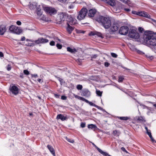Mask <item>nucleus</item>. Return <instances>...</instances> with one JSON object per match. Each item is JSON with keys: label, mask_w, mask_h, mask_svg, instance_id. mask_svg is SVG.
Here are the masks:
<instances>
[{"label": "nucleus", "mask_w": 156, "mask_h": 156, "mask_svg": "<svg viewBox=\"0 0 156 156\" xmlns=\"http://www.w3.org/2000/svg\"><path fill=\"white\" fill-rule=\"evenodd\" d=\"M23 73L26 75H28L29 74V72L27 70H23Z\"/></svg>", "instance_id": "37"}, {"label": "nucleus", "mask_w": 156, "mask_h": 156, "mask_svg": "<svg viewBox=\"0 0 156 156\" xmlns=\"http://www.w3.org/2000/svg\"><path fill=\"white\" fill-rule=\"evenodd\" d=\"M9 90L14 95H16L19 93V89L18 88L15 86H12L10 87Z\"/></svg>", "instance_id": "9"}, {"label": "nucleus", "mask_w": 156, "mask_h": 156, "mask_svg": "<svg viewBox=\"0 0 156 156\" xmlns=\"http://www.w3.org/2000/svg\"><path fill=\"white\" fill-rule=\"evenodd\" d=\"M90 92L87 89L84 90H83L82 94L83 96L88 97L90 95Z\"/></svg>", "instance_id": "16"}, {"label": "nucleus", "mask_w": 156, "mask_h": 156, "mask_svg": "<svg viewBox=\"0 0 156 156\" xmlns=\"http://www.w3.org/2000/svg\"><path fill=\"white\" fill-rule=\"evenodd\" d=\"M66 97L64 95L62 96H61V99H62L63 100H66Z\"/></svg>", "instance_id": "48"}, {"label": "nucleus", "mask_w": 156, "mask_h": 156, "mask_svg": "<svg viewBox=\"0 0 156 156\" xmlns=\"http://www.w3.org/2000/svg\"><path fill=\"white\" fill-rule=\"evenodd\" d=\"M111 55L112 57L114 58H116L117 56V55L116 54L114 53H112Z\"/></svg>", "instance_id": "38"}, {"label": "nucleus", "mask_w": 156, "mask_h": 156, "mask_svg": "<svg viewBox=\"0 0 156 156\" xmlns=\"http://www.w3.org/2000/svg\"><path fill=\"white\" fill-rule=\"evenodd\" d=\"M20 77L22 78H23L24 77V74L23 73H21L20 74Z\"/></svg>", "instance_id": "57"}, {"label": "nucleus", "mask_w": 156, "mask_h": 156, "mask_svg": "<svg viewBox=\"0 0 156 156\" xmlns=\"http://www.w3.org/2000/svg\"><path fill=\"white\" fill-rule=\"evenodd\" d=\"M6 29L4 26H0V35H3L5 32Z\"/></svg>", "instance_id": "17"}, {"label": "nucleus", "mask_w": 156, "mask_h": 156, "mask_svg": "<svg viewBox=\"0 0 156 156\" xmlns=\"http://www.w3.org/2000/svg\"><path fill=\"white\" fill-rule=\"evenodd\" d=\"M148 135L150 138L152 142H154L155 143H156V141L152 137L151 133H148Z\"/></svg>", "instance_id": "26"}, {"label": "nucleus", "mask_w": 156, "mask_h": 156, "mask_svg": "<svg viewBox=\"0 0 156 156\" xmlns=\"http://www.w3.org/2000/svg\"><path fill=\"white\" fill-rule=\"evenodd\" d=\"M67 21H68L71 25H74L77 22V20L76 19L71 15L68 16V19L67 20Z\"/></svg>", "instance_id": "8"}, {"label": "nucleus", "mask_w": 156, "mask_h": 156, "mask_svg": "<svg viewBox=\"0 0 156 156\" xmlns=\"http://www.w3.org/2000/svg\"><path fill=\"white\" fill-rule=\"evenodd\" d=\"M87 10L86 8H82L79 12L77 17L78 19L80 20L83 19L86 16Z\"/></svg>", "instance_id": "4"}, {"label": "nucleus", "mask_w": 156, "mask_h": 156, "mask_svg": "<svg viewBox=\"0 0 156 156\" xmlns=\"http://www.w3.org/2000/svg\"><path fill=\"white\" fill-rule=\"evenodd\" d=\"M37 15L39 16H41L42 15V13L41 12L40 10H38L37 12Z\"/></svg>", "instance_id": "39"}, {"label": "nucleus", "mask_w": 156, "mask_h": 156, "mask_svg": "<svg viewBox=\"0 0 156 156\" xmlns=\"http://www.w3.org/2000/svg\"><path fill=\"white\" fill-rule=\"evenodd\" d=\"M119 28V25L117 23H113L111 28V30L113 32L118 30Z\"/></svg>", "instance_id": "13"}, {"label": "nucleus", "mask_w": 156, "mask_h": 156, "mask_svg": "<svg viewBox=\"0 0 156 156\" xmlns=\"http://www.w3.org/2000/svg\"><path fill=\"white\" fill-rule=\"evenodd\" d=\"M88 128L89 129H95L97 128L96 126L95 125L93 124H90L88 125Z\"/></svg>", "instance_id": "23"}, {"label": "nucleus", "mask_w": 156, "mask_h": 156, "mask_svg": "<svg viewBox=\"0 0 156 156\" xmlns=\"http://www.w3.org/2000/svg\"><path fill=\"white\" fill-rule=\"evenodd\" d=\"M56 46L59 49H61L62 48V45L59 44H56Z\"/></svg>", "instance_id": "40"}, {"label": "nucleus", "mask_w": 156, "mask_h": 156, "mask_svg": "<svg viewBox=\"0 0 156 156\" xmlns=\"http://www.w3.org/2000/svg\"><path fill=\"white\" fill-rule=\"evenodd\" d=\"M122 2L126 4H128L129 1L128 0H120Z\"/></svg>", "instance_id": "42"}, {"label": "nucleus", "mask_w": 156, "mask_h": 156, "mask_svg": "<svg viewBox=\"0 0 156 156\" xmlns=\"http://www.w3.org/2000/svg\"><path fill=\"white\" fill-rule=\"evenodd\" d=\"M124 79V78L122 76H119V77L118 82H121Z\"/></svg>", "instance_id": "29"}, {"label": "nucleus", "mask_w": 156, "mask_h": 156, "mask_svg": "<svg viewBox=\"0 0 156 156\" xmlns=\"http://www.w3.org/2000/svg\"><path fill=\"white\" fill-rule=\"evenodd\" d=\"M145 128L147 131V134H148V133H151L150 131V130H149L148 129V128L147 127L145 126Z\"/></svg>", "instance_id": "50"}, {"label": "nucleus", "mask_w": 156, "mask_h": 156, "mask_svg": "<svg viewBox=\"0 0 156 156\" xmlns=\"http://www.w3.org/2000/svg\"><path fill=\"white\" fill-rule=\"evenodd\" d=\"M3 56L4 55L3 53L2 52H0V57H3Z\"/></svg>", "instance_id": "62"}, {"label": "nucleus", "mask_w": 156, "mask_h": 156, "mask_svg": "<svg viewBox=\"0 0 156 156\" xmlns=\"http://www.w3.org/2000/svg\"><path fill=\"white\" fill-rule=\"evenodd\" d=\"M137 53L140 55L144 54V53L143 52L139 50H137Z\"/></svg>", "instance_id": "43"}, {"label": "nucleus", "mask_w": 156, "mask_h": 156, "mask_svg": "<svg viewBox=\"0 0 156 156\" xmlns=\"http://www.w3.org/2000/svg\"><path fill=\"white\" fill-rule=\"evenodd\" d=\"M96 12V11L95 9H90L88 12L89 16L91 17H93L95 14Z\"/></svg>", "instance_id": "15"}, {"label": "nucleus", "mask_w": 156, "mask_h": 156, "mask_svg": "<svg viewBox=\"0 0 156 156\" xmlns=\"http://www.w3.org/2000/svg\"><path fill=\"white\" fill-rule=\"evenodd\" d=\"M25 39L26 38H25V37H24V36L23 37L21 38V41H24L25 40Z\"/></svg>", "instance_id": "59"}, {"label": "nucleus", "mask_w": 156, "mask_h": 156, "mask_svg": "<svg viewBox=\"0 0 156 156\" xmlns=\"http://www.w3.org/2000/svg\"><path fill=\"white\" fill-rule=\"evenodd\" d=\"M74 2L73 3L71 4L69 7V8L70 9H73L74 7Z\"/></svg>", "instance_id": "35"}, {"label": "nucleus", "mask_w": 156, "mask_h": 156, "mask_svg": "<svg viewBox=\"0 0 156 156\" xmlns=\"http://www.w3.org/2000/svg\"><path fill=\"white\" fill-rule=\"evenodd\" d=\"M96 93L99 96H101L102 94V92L100 90H96Z\"/></svg>", "instance_id": "30"}, {"label": "nucleus", "mask_w": 156, "mask_h": 156, "mask_svg": "<svg viewBox=\"0 0 156 156\" xmlns=\"http://www.w3.org/2000/svg\"><path fill=\"white\" fill-rule=\"evenodd\" d=\"M86 124L85 123L82 122L80 124V126L82 128H84Z\"/></svg>", "instance_id": "41"}, {"label": "nucleus", "mask_w": 156, "mask_h": 156, "mask_svg": "<svg viewBox=\"0 0 156 156\" xmlns=\"http://www.w3.org/2000/svg\"><path fill=\"white\" fill-rule=\"evenodd\" d=\"M50 44L51 46L54 45L55 44V42L53 41H52L50 42Z\"/></svg>", "instance_id": "46"}, {"label": "nucleus", "mask_w": 156, "mask_h": 156, "mask_svg": "<svg viewBox=\"0 0 156 156\" xmlns=\"http://www.w3.org/2000/svg\"><path fill=\"white\" fill-rule=\"evenodd\" d=\"M66 140L68 141V142L71 143H73L74 142V141L73 140H71L70 139H69L67 138V137H66Z\"/></svg>", "instance_id": "34"}, {"label": "nucleus", "mask_w": 156, "mask_h": 156, "mask_svg": "<svg viewBox=\"0 0 156 156\" xmlns=\"http://www.w3.org/2000/svg\"><path fill=\"white\" fill-rule=\"evenodd\" d=\"M68 16L66 13L62 12L59 14L58 17L59 20H58L59 22L62 23L66 19L67 20Z\"/></svg>", "instance_id": "5"}, {"label": "nucleus", "mask_w": 156, "mask_h": 156, "mask_svg": "<svg viewBox=\"0 0 156 156\" xmlns=\"http://www.w3.org/2000/svg\"><path fill=\"white\" fill-rule=\"evenodd\" d=\"M121 149L123 151H126V150L125 148L123 147L121 148Z\"/></svg>", "instance_id": "64"}, {"label": "nucleus", "mask_w": 156, "mask_h": 156, "mask_svg": "<svg viewBox=\"0 0 156 156\" xmlns=\"http://www.w3.org/2000/svg\"><path fill=\"white\" fill-rule=\"evenodd\" d=\"M93 145L97 149L98 151L101 154L105 156H112L111 155L109 154L108 153L106 152H105L102 151L101 149L97 147L94 143H92Z\"/></svg>", "instance_id": "12"}, {"label": "nucleus", "mask_w": 156, "mask_h": 156, "mask_svg": "<svg viewBox=\"0 0 156 156\" xmlns=\"http://www.w3.org/2000/svg\"><path fill=\"white\" fill-rule=\"evenodd\" d=\"M67 23V26L66 27L67 30L69 33H71L73 30V29L72 27L69 25L68 22Z\"/></svg>", "instance_id": "19"}, {"label": "nucleus", "mask_w": 156, "mask_h": 156, "mask_svg": "<svg viewBox=\"0 0 156 156\" xmlns=\"http://www.w3.org/2000/svg\"><path fill=\"white\" fill-rule=\"evenodd\" d=\"M96 20L101 23L105 29L109 28L111 24L110 19L108 17L99 16L96 18Z\"/></svg>", "instance_id": "2"}, {"label": "nucleus", "mask_w": 156, "mask_h": 156, "mask_svg": "<svg viewBox=\"0 0 156 156\" xmlns=\"http://www.w3.org/2000/svg\"><path fill=\"white\" fill-rule=\"evenodd\" d=\"M31 76L32 77L37 78L38 77V75L37 74H32Z\"/></svg>", "instance_id": "44"}, {"label": "nucleus", "mask_w": 156, "mask_h": 156, "mask_svg": "<svg viewBox=\"0 0 156 156\" xmlns=\"http://www.w3.org/2000/svg\"><path fill=\"white\" fill-rule=\"evenodd\" d=\"M48 40L42 37H41L39 38L37 40L35 41V42L37 44H39L40 43H47L48 42Z\"/></svg>", "instance_id": "10"}, {"label": "nucleus", "mask_w": 156, "mask_h": 156, "mask_svg": "<svg viewBox=\"0 0 156 156\" xmlns=\"http://www.w3.org/2000/svg\"><path fill=\"white\" fill-rule=\"evenodd\" d=\"M119 118L121 120H127L129 119V118L127 117H120Z\"/></svg>", "instance_id": "31"}, {"label": "nucleus", "mask_w": 156, "mask_h": 156, "mask_svg": "<svg viewBox=\"0 0 156 156\" xmlns=\"http://www.w3.org/2000/svg\"><path fill=\"white\" fill-rule=\"evenodd\" d=\"M76 61L80 63L82 62V59L80 58H78L77 60H76Z\"/></svg>", "instance_id": "58"}, {"label": "nucleus", "mask_w": 156, "mask_h": 156, "mask_svg": "<svg viewBox=\"0 0 156 156\" xmlns=\"http://www.w3.org/2000/svg\"><path fill=\"white\" fill-rule=\"evenodd\" d=\"M145 122V120L142 116L139 117L137 119V122L143 123Z\"/></svg>", "instance_id": "21"}, {"label": "nucleus", "mask_w": 156, "mask_h": 156, "mask_svg": "<svg viewBox=\"0 0 156 156\" xmlns=\"http://www.w3.org/2000/svg\"><path fill=\"white\" fill-rule=\"evenodd\" d=\"M37 80L39 83H41L42 82L41 79H38Z\"/></svg>", "instance_id": "63"}, {"label": "nucleus", "mask_w": 156, "mask_h": 156, "mask_svg": "<svg viewBox=\"0 0 156 156\" xmlns=\"http://www.w3.org/2000/svg\"><path fill=\"white\" fill-rule=\"evenodd\" d=\"M137 15L145 17L149 19L150 18V16L147 14L144 11H138L137 12Z\"/></svg>", "instance_id": "11"}, {"label": "nucleus", "mask_w": 156, "mask_h": 156, "mask_svg": "<svg viewBox=\"0 0 156 156\" xmlns=\"http://www.w3.org/2000/svg\"><path fill=\"white\" fill-rule=\"evenodd\" d=\"M77 89L78 90H81L82 89L83 87L82 85H78L76 87Z\"/></svg>", "instance_id": "33"}, {"label": "nucleus", "mask_w": 156, "mask_h": 156, "mask_svg": "<svg viewBox=\"0 0 156 156\" xmlns=\"http://www.w3.org/2000/svg\"><path fill=\"white\" fill-rule=\"evenodd\" d=\"M87 101V103L89 104L91 106H94L95 107V106H96V105L94 104L92 102L89 101L88 100Z\"/></svg>", "instance_id": "32"}, {"label": "nucleus", "mask_w": 156, "mask_h": 156, "mask_svg": "<svg viewBox=\"0 0 156 156\" xmlns=\"http://www.w3.org/2000/svg\"><path fill=\"white\" fill-rule=\"evenodd\" d=\"M16 24L18 25H20L21 24V23L19 21H18L16 22Z\"/></svg>", "instance_id": "53"}, {"label": "nucleus", "mask_w": 156, "mask_h": 156, "mask_svg": "<svg viewBox=\"0 0 156 156\" xmlns=\"http://www.w3.org/2000/svg\"><path fill=\"white\" fill-rule=\"evenodd\" d=\"M56 118L57 119H60L62 121H63L66 120L67 118L66 116H64V115L60 114H58L57 115Z\"/></svg>", "instance_id": "18"}, {"label": "nucleus", "mask_w": 156, "mask_h": 156, "mask_svg": "<svg viewBox=\"0 0 156 156\" xmlns=\"http://www.w3.org/2000/svg\"><path fill=\"white\" fill-rule=\"evenodd\" d=\"M55 96L57 98H59L60 97V95L58 94H54Z\"/></svg>", "instance_id": "55"}, {"label": "nucleus", "mask_w": 156, "mask_h": 156, "mask_svg": "<svg viewBox=\"0 0 156 156\" xmlns=\"http://www.w3.org/2000/svg\"><path fill=\"white\" fill-rule=\"evenodd\" d=\"M97 55H93V56L92 57V58H95L97 57Z\"/></svg>", "instance_id": "61"}, {"label": "nucleus", "mask_w": 156, "mask_h": 156, "mask_svg": "<svg viewBox=\"0 0 156 156\" xmlns=\"http://www.w3.org/2000/svg\"><path fill=\"white\" fill-rule=\"evenodd\" d=\"M67 51L71 53H73L75 52L76 51L75 49H72L70 47H67Z\"/></svg>", "instance_id": "24"}, {"label": "nucleus", "mask_w": 156, "mask_h": 156, "mask_svg": "<svg viewBox=\"0 0 156 156\" xmlns=\"http://www.w3.org/2000/svg\"><path fill=\"white\" fill-rule=\"evenodd\" d=\"M138 30L139 32V33H138V34H139L140 35L142 36L144 34V33L145 31H144L143 28L141 27H139L138 28ZM137 33H138L137 32Z\"/></svg>", "instance_id": "22"}, {"label": "nucleus", "mask_w": 156, "mask_h": 156, "mask_svg": "<svg viewBox=\"0 0 156 156\" xmlns=\"http://www.w3.org/2000/svg\"><path fill=\"white\" fill-rule=\"evenodd\" d=\"M10 32L14 34H20L22 32V30L20 27L12 25L9 27Z\"/></svg>", "instance_id": "3"}, {"label": "nucleus", "mask_w": 156, "mask_h": 156, "mask_svg": "<svg viewBox=\"0 0 156 156\" xmlns=\"http://www.w3.org/2000/svg\"><path fill=\"white\" fill-rule=\"evenodd\" d=\"M75 97L76 98L77 97L78 99H80V100H81L82 101H85L86 103L87 102V100L83 98V97H80V96H78L77 95H76L75 96Z\"/></svg>", "instance_id": "28"}, {"label": "nucleus", "mask_w": 156, "mask_h": 156, "mask_svg": "<svg viewBox=\"0 0 156 156\" xmlns=\"http://www.w3.org/2000/svg\"><path fill=\"white\" fill-rule=\"evenodd\" d=\"M59 1L62 2H66L67 0H58Z\"/></svg>", "instance_id": "60"}, {"label": "nucleus", "mask_w": 156, "mask_h": 156, "mask_svg": "<svg viewBox=\"0 0 156 156\" xmlns=\"http://www.w3.org/2000/svg\"><path fill=\"white\" fill-rule=\"evenodd\" d=\"M113 135L115 136H119L120 132L118 130H115L113 131Z\"/></svg>", "instance_id": "25"}, {"label": "nucleus", "mask_w": 156, "mask_h": 156, "mask_svg": "<svg viewBox=\"0 0 156 156\" xmlns=\"http://www.w3.org/2000/svg\"><path fill=\"white\" fill-rule=\"evenodd\" d=\"M44 10L47 13L50 15L54 14L56 13V10L55 8L51 7H45Z\"/></svg>", "instance_id": "7"}, {"label": "nucleus", "mask_w": 156, "mask_h": 156, "mask_svg": "<svg viewBox=\"0 0 156 156\" xmlns=\"http://www.w3.org/2000/svg\"><path fill=\"white\" fill-rule=\"evenodd\" d=\"M138 41L150 47L156 46V37L151 31L146 30L142 36L137 33V42Z\"/></svg>", "instance_id": "1"}, {"label": "nucleus", "mask_w": 156, "mask_h": 156, "mask_svg": "<svg viewBox=\"0 0 156 156\" xmlns=\"http://www.w3.org/2000/svg\"><path fill=\"white\" fill-rule=\"evenodd\" d=\"M30 7L31 9H33L36 8V6L35 5H30Z\"/></svg>", "instance_id": "51"}, {"label": "nucleus", "mask_w": 156, "mask_h": 156, "mask_svg": "<svg viewBox=\"0 0 156 156\" xmlns=\"http://www.w3.org/2000/svg\"><path fill=\"white\" fill-rule=\"evenodd\" d=\"M26 41H30L31 42H35V41L33 40H30V39H26Z\"/></svg>", "instance_id": "52"}, {"label": "nucleus", "mask_w": 156, "mask_h": 156, "mask_svg": "<svg viewBox=\"0 0 156 156\" xmlns=\"http://www.w3.org/2000/svg\"><path fill=\"white\" fill-rule=\"evenodd\" d=\"M95 34L97 35L99 37H102V34L100 32H96L95 33Z\"/></svg>", "instance_id": "36"}, {"label": "nucleus", "mask_w": 156, "mask_h": 156, "mask_svg": "<svg viewBox=\"0 0 156 156\" xmlns=\"http://www.w3.org/2000/svg\"><path fill=\"white\" fill-rule=\"evenodd\" d=\"M129 29L127 26H123L119 30V33L121 35H126L128 33Z\"/></svg>", "instance_id": "6"}, {"label": "nucleus", "mask_w": 156, "mask_h": 156, "mask_svg": "<svg viewBox=\"0 0 156 156\" xmlns=\"http://www.w3.org/2000/svg\"><path fill=\"white\" fill-rule=\"evenodd\" d=\"M105 65L106 67H108L109 65V64L107 62H105Z\"/></svg>", "instance_id": "54"}, {"label": "nucleus", "mask_w": 156, "mask_h": 156, "mask_svg": "<svg viewBox=\"0 0 156 156\" xmlns=\"http://www.w3.org/2000/svg\"><path fill=\"white\" fill-rule=\"evenodd\" d=\"M11 66L9 65H8L7 66V69L9 71L11 70Z\"/></svg>", "instance_id": "45"}, {"label": "nucleus", "mask_w": 156, "mask_h": 156, "mask_svg": "<svg viewBox=\"0 0 156 156\" xmlns=\"http://www.w3.org/2000/svg\"><path fill=\"white\" fill-rule=\"evenodd\" d=\"M129 48L130 49L133 51H136V49L135 48V46H134L132 44H130L129 46Z\"/></svg>", "instance_id": "27"}, {"label": "nucleus", "mask_w": 156, "mask_h": 156, "mask_svg": "<svg viewBox=\"0 0 156 156\" xmlns=\"http://www.w3.org/2000/svg\"><path fill=\"white\" fill-rule=\"evenodd\" d=\"M136 30H134L132 29L129 31L128 35L130 37L136 38Z\"/></svg>", "instance_id": "14"}, {"label": "nucleus", "mask_w": 156, "mask_h": 156, "mask_svg": "<svg viewBox=\"0 0 156 156\" xmlns=\"http://www.w3.org/2000/svg\"><path fill=\"white\" fill-rule=\"evenodd\" d=\"M124 10L127 12H129L130 11L131 9L130 8H124Z\"/></svg>", "instance_id": "47"}, {"label": "nucleus", "mask_w": 156, "mask_h": 156, "mask_svg": "<svg viewBox=\"0 0 156 156\" xmlns=\"http://www.w3.org/2000/svg\"><path fill=\"white\" fill-rule=\"evenodd\" d=\"M146 56L148 57V58H150V59H151V60H152L153 58V57L152 56H148V55H146Z\"/></svg>", "instance_id": "56"}, {"label": "nucleus", "mask_w": 156, "mask_h": 156, "mask_svg": "<svg viewBox=\"0 0 156 156\" xmlns=\"http://www.w3.org/2000/svg\"><path fill=\"white\" fill-rule=\"evenodd\" d=\"M95 107L96 108H98V109H100V110H102V108H101V107H99L97 105H96V106H95Z\"/></svg>", "instance_id": "49"}, {"label": "nucleus", "mask_w": 156, "mask_h": 156, "mask_svg": "<svg viewBox=\"0 0 156 156\" xmlns=\"http://www.w3.org/2000/svg\"><path fill=\"white\" fill-rule=\"evenodd\" d=\"M47 147L54 156H55V151L53 148L50 145H48L47 146Z\"/></svg>", "instance_id": "20"}]
</instances>
